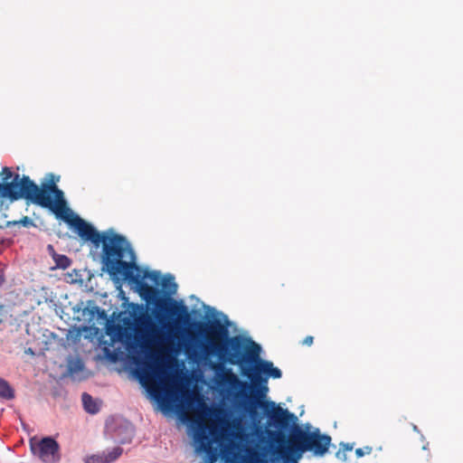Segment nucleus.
I'll return each mask as SVG.
<instances>
[{
  "label": "nucleus",
  "mask_w": 463,
  "mask_h": 463,
  "mask_svg": "<svg viewBox=\"0 0 463 463\" xmlns=\"http://www.w3.org/2000/svg\"><path fill=\"white\" fill-rule=\"evenodd\" d=\"M117 247L109 255V269L107 273L110 278L116 281L123 280L136 285L139 296L146 305L154 306L155 316L161 323L167 317L174 319L173 323L167 325L169 329L187 325L191 319L188 307L182 302L163 295L160 289L145 281L147 279L155 285H159L162 280L161 273L156 270H143L136 263V255L128 241L124 248Z\"/></svg>",
  "instance_id": "f257e3e1"
},
{
  "label": "nucleus",
  "mask_w": 463,
  "mask_h": 463,
  "mask_svg": "<svg viewBox=\"0 0 463 463\" xmlns=\"http://www.w3.org/2000/svg\"><path fill=\"white\" fill-rule=\"evenodd\" d=\"M212 368L223 383L231 386L240 384L242 389H250V395L244 394L248 399L250 411L258 406L260 407L268 418L281 429L288 428L289 421L296 420L293 413L276 405L275 402L261 401L269 391L268 378L279 379L282 376L281 371L278 367H274L271 362L258 357L257 362L244 371V375L250 379V385L246 382H240L232 369L225 368L222 364H213Z\"/></svg>",
  "instance_id": "f03ea898"
},
{
  "label": "nucleus",
  "mask_w": 463,
  "mask_h": 463,
  "mask_svg": "<svg viewBox=\"0 0 463 463\" xmlns=\"http://www.w3.org/2000/svg\"><path fill=\"white\" fill-rule=\"evenodd\" d=\"M0 197L7 198L11 202L24 198L33 204L49 209L55 215H61L67 210L63 192L53 181L43 184L40 187L29 176L23 175L20 178L18 174L12 182L0 183Z\"/></svg>",
  "instance_id": "7ed1b4c3"
},
{
  "label": "nucleus",
  "mask_w": 463,
  "mask_h": 463,
  "mask_svg": "<svg viewBox=\"0 0 463 463\" xmlns=\"http://www.w3.org/2000/svg\"><path fill=\"white\" fill-rule=\"evenodd\" d=\"M197 327L200 334L207 336L208 344L203 345L204 352L218 355L222 365L223 363L240 365L244 374V371L257 362L258 353L246 350L243 339L240 336L227 337L225 328L220 324L206 326L198 323Z\"/></svg>",
  "instance_id": "20e7f679"
},
{
  "label": "nucleus",
  "mask_w": 463,
  "mask_h": 463,
  "mask_svg": "<svg viewBox=\"0 0 463 463\" xmlns=\"http://www.w3.org/2000/svg\"><path fill=\"white\" fill-rule=\"evenodd\" d=\"M69 209L67 208L65 212L57 216L63 218L82 240L92 242L96 247L102 243V269L108 272L109 269V251L118 248L117 246L124 248L128 240L123 235L114 232L100 234L91 224L86 222L78 215L73 217L63 216V213H67Z\"/></svg>",
  "instance_id": "39448f33"
},
{
  "label": "nucleus",
  "mask_w": 463,
  "mask_h": 463,
  "mask_svg": "<svg viewBox=\"0 0 463 463\" xmlns=\"http://www.w3.org/2000/svg\"><path fill=\"white\" fill-rule=\"evenodd\" d=\"M271 444H276L275 453L285 462H296L307 452V431L298 425H294L287 436L282 431L269 433Z\"/></svg>",
  "instance_id": "423d86ee"
},
{
  "label": "nucleus",
  "mask_w": 463,
  "mask_h": 463,
  "mask_svg": "<svg viewBox=\"0 0 463 463\" xmlns=\"http://www.w3.org/2000/svg\"><path fill=\"white\" fill-rule=\"evenodd\" d=\"M216 430L217 428L214 424L207 425L203 421H199L198 428L194 432V439L197 444L196 450L204 452L207 455L204 463H215L218 458L217 449L213 447V440L210 438V435H215Z\"/></svg>",
  "instance_id": "0eeeda50"
},
{
  "label": "nucleus",
  "mask_w": 463,
  "mask_h": 463,
  "mask_svg": "<svg viewBox=\"0 0 463 463\" xmlns=\"http://www.w3.org/2000/svg\"><path fill=\"white\" fill-rule=\"evenodd\" d=\"M29 443L32 453L43 463H55L60 460V445L53 438L44 437L39 439L33 437Z\"/></svg>",
  "instance_id": "6e6552de"
},
{
  "label": "nucleus",
  "mask_w": 463,
  "mask_h": 463,
  "mask_svg": "<svg viewBox=\"0 0 463 463\" xmlns=\"http://www.w3.org/2000/svg\"><path fill=\"white\" fill-rule=\"evenodd\" d=\"M331 438L322 435L319 430L307 431V451H313L317 455H324L330 446Z\"/></svg>",
  "instance_id": "1a4fd4ad"
},
{
  "label": "nucleus",
  "mask_w": 463,
  "mask_h": 463,
  "mask_svg": "<svg viewBox=\"0 0 463 463\" xmlns=\"http://www.w3.org/2000/svg\"><path fill=\"white\" fill-rule=\"evenodd\" d=\"M123 452L120 447L113 448L108 453L101 455H91L85 460L86 463H112L114 462Z\"/></svg>",
  "instance_id": "9d476101"
},
{
  "label": "nucleus",
  "mask_w": 463,
  "mask_h": 463,
  "mask_svg": "<svg viewBox=\"0 0 463 463\" xmlns=\"http://www.w3.org/2000/svg\"><path fill=\"white\" fill-rule=\"evenodd\" d=\"M81 400H82L83 407L86 411L92 413V414L97 413L99 411V408L98 404L96 403V402L93 400L91 395H90L87 392H83L82 396H81Z\"/></svg>",
  "instance_id": "9b49d317"
},
{
  "label": "nucleus",
  "mask_w": 463,
  "mask_h": 463,
  "mask_svg": "<svg viewBox=\"0 0 463 463\" xmlns=\"http://www.w3.org/2000/svg\"><path fill=\"white\" fill-rule=\"evenodd\" d=\"M0 397L7 400H11L14 397V390L5 380L0 383Z\"/></svg>",
  "instance_id": "f8f14e48"
},
{
  "label": "nucleus",
  "mask_w": 463,
  "mask_h": 463,
  "mask_svg": "<svg viewBox=\"0 0 463 463\" xmlns=\"http://www.w3.org/2000/svg\"><path fill=\"white\" fill-rule=\"evenodd\" d=\"M161 284L163 288H167L169 293H174L176 290L177 285L175 282V279L171 275L165 276L162 280Z\"/></svg>",
  "instance_id": "ddd939ff"
},
{
  "label": "nucleus",
  "mask_w": 463,
  "mask_h": 463,
  "mask_svg": "<svg viewBox=\"0 0 463 463\" xmlns=\"http://www.w3.org/2000/svg\"><path fill=\"white\" fill-rule=\"evenodd\" d=\"M150 319L147 317H139L136 320L137 333H145L150 326Z\"/></svg>",
  "instance_id": "4468645a"
},
{
  "label": "nucleus",
  "mask_w": 463,
  "mask_h": 463,
  "mask_svg": "<svg viewBox=\"0 0 463 463\" xmlns=\"http://www.w3.org/2000/svg\"><path fill=\"white\" fill-rule=\"evenodd\" d=\"M54 260H55L57 267L63 269L69 268L71 263V260L67 256L60 255V254H56L54 256Z\"/></svg>",
  "instance_id": "2eb2a0df"
},
{
  "label": "nucleus",
  "mask_w": 463,
  "mask_h": 463,
  "mask_svg": "<svg viewBox=\"0 0 463 463\" xmlns=\"http://www.w3.org/2000/svg\"><path fill=\"white\" fill-rule=\"evenodd\" d=\"M1 175L4 180V183H5L13 176V172L9 167L5 166L2 170Z\"/></svg>",
  "instance_id": "dca6fc26"
},
{
  "label": "nucleus",
  "mask_w": 463,
  "mask_h": 463,
  "mask_svg": "<svg viewBox=\"0 0 463 463\" xmlns=\"http://www.w3.org/2000/svg\"><path fill=\"white\" fill-rule=\"evenodd\" d=\"M18 223H21L24 227H29V226L33 225V220L31 218H29L28 216H24V218H22L18 222Z\"/></svg>",
  "instance_id": "f3484780"
},
{
  "label": "nucleus",
  "mask_w": 463,
  "mask_h": 463,
  "mask_svg": "<svg viewBox=\"0 0 463 463\" xmlns=\"http://www.w3.org/2000/svg\"><path fill=\"white\" fill-rule=\"evenodd\" d=\"M149 391L151 392V393L156 398V399H159V397L161 396L162 394V390L159 388V386L157 385H155L151 388H149Z\"/></svg>",
  "instance_id": "a211bd4d"
},
{
  "label": "nucleus",
  "mask_w": 463,
  "mask_h": 463,
  "mask_svg": "<svg viewBox=\"0 0 463 463\" xmlns=\"http://www.w3.org/2000/svg\"><path fill=\"white\" fill-rule=\"evenodd\" d=\"M365 452L364 451L363 449L359 448V449H356L355 450V455L358 457V458H361L363 456H364L365 453H371L372 451V448L371 447H365Z\"/></svg>",
  "instance_id": "6ab92c4d"
},
{
  "label": "nucleus",
  "mask_w": 463,
  "mask_h": 463,
  "mask_svg": "<svg viewBox=\"0 0 463 463\" xmlns=\"http://www.w3.org/2000/svg\"><path fill=\"white\" fill-rule=\"evenodd\" d=\"M99 314V316L102 318H105L107 317L105 310L100 309L99 307H94L91 309V314Z\"/></svg>",
  "instance_id": "aec40b11"
},
{
  "label": "nucleus",
  "mask_w": 463,
  "mask_h": 463,
  "mask_svg": "<svg viewBox=\"0 0 463 463\" xmlns=\"http://www.w3.org/2000/svg\"><path fill=\"white\" fill-rule=\"evenodd\" d=\"M314 343V337L312 335H307L306 336L303 340H302V345H307V346H310L312 345Z\"/></svg>",
  "instance_id": "412c9836"
},
{
  "label": "nucleus",
  "mask_w": 463,
  "mask_h": 463,
  "mask_svg": "<svg viewBox=\"0 0 463 463\" xmlns=\"http://www.w3.org/2000/svg\"><path fill=\"white\" fill-rule=\"evenodd\" d=\"M344 449H345V450H347V451H350V450H352V449H353V446H352L351 444H348V443H347V444H345V446H344Z\"/></svg>",
  "instance_id": "4be33fe9"
},
{
  "label": "nucleus",
  "mask_w": 463,
  "mask_h": 463,
  "mask_svg": "<svg viewBox=\"0 0 463 463\" xmlns=\"http://www.w3.org/2000/svg\"><path fill=\"white\" fill-rule=\"evenodd\" d=\"M4 381V379L0 378V383Z\"/></svg>",
  "instance_id": "5701e85b"
}]
</instances>
